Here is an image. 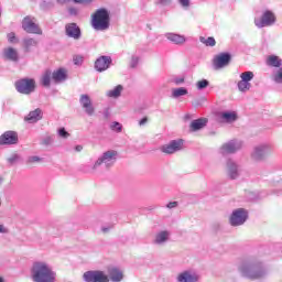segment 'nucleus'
Returning a JSON list of instances; mask_svg holds the SVG:
<instances>
[{
  "mask_svg": "<svg viewBox=\"0 0 282 282\" xmlns=\"http://www.w3.org/2000/svg\"><path fill=\"white\" fill-rule=\"evenodd\" d=\"M254 78V73L247 70L240 74V80L237 84L238 90L241 91V94H246L252 89V82Z\"/></svg>",
  "mask_w": 282,
  "mask_h": 282,
  "instance_id": "7",
  "label": "nucleus"
},
{
  "mask_svg": "<svg viewBox=\"0 0 282 282\" xmlns=\"http://www.w3.org/2000/svg\"><path fill=\"white\" fill-rule=\"evenodd\" d=\"M118 160V151L116 150H108L102 153V155L95 162L93 169L96 171L98 166H106V169H111L113 164H116V161Z\"/></svg>",
  "mask_w": 282,
  "mask_h": 282,
  "instance_id": "5",
  "label": "nucleus"
},
{
  "mask_svg": "<svg viewBox=\"0 0 282 282\" xmlns=\"http://www.w3.org/2000/svg\"><path fill=\"white\" fill-rule=\"evenodd\" d=\"M110 129L112 131H117V133H120L122 131V124L118 121H113L111 124H110Z\"/></svg>",
  "mask_w": 282,
  "mask_h": 282,
  "instance_id": "39",
  "label": "nucleus"
},
{
  "mask_svg": "<svg viewBox=\"0 0 282 282\" xmlns=\"http://www.w3.org/2000/svg\"><path fill=\"white\" fill-rule=\"evenodd\" d=\"M4 57L8 58V61L17 62L19 61V53L17 50L9 47L4 50Z\"/></svg>",
  "mask_w": 282,
  "mask_h": 282,
  "instance_id": "28",
  "label": "nucleus"
},
{
  "mask_svg": "<svg viewBox=\"0 0 282 282\" xmlns=\"http://www.w3.org/2000/svg\"><path fill=\"white\" fill-rule=\"evenodd\" d=\"M43 119V110L40 108L29 112V115L24 118L25 122H29V124H34L35 122H39V120Z\"/></svg>",
  "mask_w": 282,
  "mask_h": 282,
  "instance_id": "23",
  "label": "nucleus"
},
{
  "mask_svg": "<svg viewBox=\"0 0 282 282\" xmlns=\"http://www.w3.org/2000/svg\"><path fill=\"white\" fill-rule=\"evenodd\" d=\"M165 36L167 41H171V43H174L175 45H184V43H186V37L184 35L167 33Z\"/></svg>",
  "mask_w": 282,
  "mask_h": 282,
  "instance_id": "25",
  "label": "nucleus"
},
{
  "mask_svg": "<svg viewBox=\"0 0 282 282\" xmlns=\"http://www.w3.org/2000/svg\"><path fill=\"white\" fill-rule=\"evenodd\" d=\"M202 279V275L197 273V271L193 269H187L184 271H181L176 276V282H199Z\"/></svg>",
  "mask_w": 282,
  "mask_h": 282,
  "instance_id": "11",
  "label": "nucleus"
},
{
  "mask_svg": "<svg viewBox=\"0 0 282 282\" xmlns=\"http://www.w3.org/2000/svg\"><path fill=\"white\" fill-rule=\"evenodd\" d=\"M178 3L182 6V8L191 7V0H178Z\"/></svg>",
  "mask_w": 282,
  "mask_h": 282,
  "instance_id": "42",
  "label": "nucleus"
},
{
  "mask_svg": "<svg viewBox=\"0 0 282 282\" xmlns=\"http://www.w3.org/2000/svg\"><path fill=\"white\" fill-rule=\"evenodd\" d=\"M66 35L69 36V39H74L75 41H78L80 39V28L76 23H68L65 26Z\"/></svg>",
  "mask_w": 282,
  "mask_h": 282,
  "instance_id": "20",
  "label": "nucleus"
},
{
  "mask_svg": "<svg viewBox=\"0 0 282 282\" xmlns=\"http://www.w3.org/2000/svg\"><path fill=\"white\" fill-rule=\"evenodd\" d=\"M184 147V140H173L170 143L161 147L162 153H166L167 155H172V153H177V151H182Z\"/></svg>",
  "mask_w": 282,
  "mask_h": 282,
  "instance_id": "14",
  "label": "nucleus"
},
{
  "mask_svg": "<svg viewBox=\"0 0 282 282\" xmlns=\"http://www.w3.org/2000/svg\"><path fill=\"white\" fill-rule=\"evenodd\" d=\"M274 152V145L271 143H260L253 147L251 151V160L253 162H263L268 155H272Z\"/></svg>",
  "mask_w": 282,
  "mask_h": 282,
  "instance_id": "4",
  "label": "nucleus"
},
{
  "mask_svg": "<svg viewBox=\"0 0 282 282\" xmlns=\"http://www.w3.org/2000/svg\"><path fill=\"white\" fill-rule=\"evenodd\" d=\"M248 219V210L238 208L234 210L229 217L230 226H243Z\"/></svg>",
  "mask_w": 282,
  "mask_h": 282,
  "instance_id": "10",
  "label": "nucleus"
},
{
  "mask_svg": "<svg viewBox=\"0 0 282 282\" xmlns=\"http://www.w3.org/2000/svg\"><path fill=\"white\" fill-rule=\"evenodd\" d=\"M226 171L230 180H237V177H240L241 175V165H238L234 160H228Z\"/></svg>",
  "mask_w": 282,
  "mask_h": 282,
  "instance_id": "15",
  "label": "nucleus"
},
{
  "mask_svg": "<svg viewBox=\"0 0 282 282\" xmlns=\"http://www.w3.org/2000/svg\"><path fill=\"white\" fill-rule=\"evenodd\" d=\"M15 89L19 94L30 95L36 89V82L34 79H20L15 83Z\"/></svg>",
  "mask_w": 282,
  "mask_h": 282,
  "instance_id": "8",
  "label": "nucleus"
},
{
  "mask_svg": "<svg viewBox=\"0 0 282 282\" xmlns=\"http://www.w3.org/2000/svg\"><path fill=\"white\" fill-rule=\"evenodd\" d=\"M208 123L207 119H196L191 123L192 131H199V129H204V127Z\"/></svg>",
  "mask_w": 282,
  "mask_h": 282,
  "instance_id": "27",
  "label": "nucleus"
},
{
  "mask_svg": "<svg viewBox=\"0 0 282 282\" xmlns=\"http://www.w3.org/2000/svg\"><path fill=\"white\" fill-rule=\"evenodd\" d=\"M124 88L122 87V85H118L116 86L113 89H110L106 93V96H108V98H119L120 94H122V90Z\"/></svg>",
  "mask_w": 282,
  "mask_h": 282,
  "instance_id": "29",
  "label": "nucleus"
},
{
  "mask_svg": "<svg viewBox=\"0 0 282 282\" xmlns=\"http://www.w3.org/2000/svg\"><path fill=\"white\" fill-rule=\"evenodd\" d=\"M243 147V142L240 140H231L227 143H224L220 148L221 155H229L230 153H237Z\"/></svg>",
  "mask_w": 282,
  "mask_h": 282,
  "instance_id": "13",
  "label": "nucleus"
},
{
  "mask_svg": "<svg viewBox=\"0 0 282 282\" xmlns=\"http://www.w3.org/2000/svg\"><path fill=\"white\" fill-rule=\"evenodd\" d=\"M273 80H274V83H279V84L282 83V67L279 68V69L274 73V75H273Z\"/></svg>",
  "mask_w": 282,
  "mask_h": 282,
  "instance_id": "40",
  "label": "nucleus"
},
{
  "mask_svg": "<svg viewBox=\"0 0 282 282\" xmlns=\"http://www.w3.org/2000/svg\"><path fill=\"white\" fill-rule=\"evenodd\" d=\"M230 54L229 53H220L214 58V67L215 69H221L224 67H228L230 64Z\"/></svg>",
  "mask_w": 282,
  "mask_h": 282,
  "instance_id": "16",
  "label": "nucleus"
},
{
  "mask_svg": "<svg viewBox=\"0 0 282 282\" xmlns=\"http://www.w3.org/2000/svg\"><path fill=\"white\" fill-rule=\"evenodd\" d=\"M187 94H188V89L184 87L175 88L172 90L173 98H180L181 96H186Z\"/></svg>",
  "mask_w": 282,
  "mask_h": 282,
  "instance_id": "32",
  "label": "nucleus"
},
{
  "mask_svg": "<svg viewBox=\"0 0 282 282\" xmlns=\"http://www.w3.org/2000/svg\"><path fill=\"white\" fill-rule=\"evenodd\" d=\"M111 228H113V225H106L101 227V232H109V230H111Z\"/></svg>",
  "mask_w": 282,
  "mask_h": 282,
  "instance_id": "47",
  "label": "nucleus"
},
{
  "mask_svg": "<svg viewBox=\"0 0 282 282\" xmlns=\"http://www.w3.org/2000/svg\"><path fill=\"white\" fill-rule=\"evenodd\" d=\"M57 3H67V1L69 0H56ZM74 3H80L82 6H89V3H91L93 0H73Z\"/></svg>",
  "mask_w": 282,
  "mask_h": 282,
  "instance_id": "38",
  "label": "nucleus"
},
{
  "mask_svg": "<svg viewBox=\"0 0 282 282\" xmlns=\"http://www.w3.org/2000/svg\"><path fill=\"white\" fill-rule=\"evenodd\" d=\"M50 83H52V72L46 70L42 76V85L44 87H50Z\"/></svg>",
  "mask_w": 282,
  "mask_h": 282,
  "instance_id": "34",
  "label": "nucleus"
},
{
  "mask_svg": "<svg viewBox=\"0 0 282 282\" xmlns=\"http://www.w3.org/2000/svg\"><path fill=\"white\" fill-rule=\"evenodd\" d=\"M156 6H171V0H156Z\"/></svg>",
  "mask_w": 282,
  "mask_h": 282,
  "instance_id": "45",
  "label": "nucleus"
},
{
  "mask_svg": "<svg viewBox=\"0 0 282 282\" xmlns=\"http://www.w3.org/2000/svg\"><path fill=\"white\" fill-rule=\"evenodd\" d=\"M174 83H175V85H182V83H184V77L174 78Z\"/></svg>",
  "mask_w": 282,
  "mask_h": 282,
  "instance_id": "49",
  "label": "nucleus"
},
{
  "mask_svg": "<svg viewBox=\"0 0 282 282\" xmlns=\"http://www.w3.org/2000/svg\"><path fill=\"white\" fill-rule=\"evenodd\" d=\"M79 102L87 116H94L96 109L94 108V105L91 104V98H89L88 95H82L79 98Z\"/></svg>",
  "mask_w": 282,
  "mask_h": 282,
  "instance_id": "17",
  "label": "nucleus"
},
{
  "mask_svg": "<svg viewBox=\"0 0 282 282\" xmlns=\"http://www.w3.org/2000/svg\"><path fill=\"white\" fill-rule=\"evenodd\" d=\"M148 122H149V118L144 117L143 119H141V120L139 121V126H140V127H144V124H147Z\"/></svg>",
  "mask_w": 282,
  "mask_h": 282,
  "instance_id": "50",
  "label": "nucleus"
},
{
  "mask_svg": "<svg viewBox=\"0 0 282 282\" xmlns=\"http://www.w3.org/2000/svg\"><path fill=\"white\" fill-rule=\"evenodd\" d=\"M31 276L34 282H56V272L52 265L45 261H36L33 263Z\"/></svg>",
  "mask_w": 282,
  "mask_h": 282,
  "instance_id": "1",
  "label": "nucleus"
},
{
  "mask_svg": "<svg viewBox=\"0 0 282 282\" xmlns=\"http://www.w3.org/2000/svg\"><path fill=\"white\" fill-rule=\"evenodd\" d=\"M268 65H271L272 67H281V59L279 56H269L267 59Z\"/></svg>",
  "mask_w": 282,
  "mask_h": 282,
  "instance_id": "31",
  "label": "nucleus"
},
{
  "mask_svg": "<svg viewBox=\"0 0 282 282\" xmlns=\"http://www.w3.org/2000/svg\"><path fill=\"white\" fill-rule=\"evenodd\" d=\"M15 39H17V35H14V33H9L8 34L9 43H14Z\"/></svg>",
  "mask_w": 282,
  "mask_h": 282,
  "instance_id": "48",
  "label": "nucleus"
},
{
  "mask_svg": "<svg viewBox=\"0 0 282 282\" xmlns=\"http://www.w3.org/2000/svg\"><path fill=\"white\" fill-rule=\"evenodd\" d=\"M67 79V70L64 68H59L52 73V80L55 83H63V80Z\"/></svg>",
  "mask_w": 282,
  "mask_h": 282,
  "instance_id": "26",
  "label": "nucleus"
},
{
  "mask_svg": "<svg viewBox=\"0 0 282 282\" xmlns=\"http://www.w3.org/2000/svg\"><path fill=\"white\" fill-rule=\"evenodd\" d=\"M22 29L28 34H39V35L43 34V30H41V26L39 25V21L36 20V18L31 15H26L22 20Z\"/></svg>",
  "mask_w": 282,
  "mask_h": 282,
  "instance_id": "6",
  "label": "nucleus"
},
{
  "mask_svg": "<svg viewBox=\"0 0 282 282\" xmlns=\"http://www.w3.org/2000/svg\"><path fill=\"white\" fill-rule=\"evenodd\" d=\"M0 282H6V279H3L2 276H0Z\"/></svg>",
  "mask_w": 282,
  "mask_h": 282,
  "instance_id": "53",
  "label": "nucleus"
},
{
  "mask_svg": "<svg viewBox=\"0 0 282 282\" xmlns=\"http://www.w3.org/2000/svg\"><path fill=\"white\" fill-rule=\"evenodd\" d=\"M75 65H83V56L80 55H76L74 58H73Z\"/></svg>",
  "mask_w": 282,
  "mask_h": 282,
  "instance_id": "43",
  "label": "nucleus"
},
{
  "mask_svg": "<svg viewBox=\"0 0 282 282\" xmlns=\"http://www.w3.org/2000/svg\"><path fill=\"white\" fill-rule=\"evenodd\" d=\"M43 161V159H41L40 156H37V155H31V156H29L28 159H26V164H30V165H32V164H39V162H42Z\"/></svg>",
  "mask_w": 282,
  "mask_h": 282,
  "instance_id": "37",
  "label": "nucleus"
},
{
  "mask_svg": "<svg viewBox=\"0 0 282 282\" xmlns=\"http://www.w3.org/2000/svg\"><path fill=\"white\" fill-rule=\"evenodd\" d=\"M220 122H226L228 124L236 122L238 115L237 111H223L218 115Z\"/></svg>",
  "mask_w": 282,
  "mask_h": 282,
  "instance_id": "22",
  "label": "nucleus"
},
{
  "mask_svg": "<svg viewBox=\"0 0 282 282\" xmlns=\"http://www.w3.org/2000/svg\"><path fill=\"white\" fill-rule=\"evenodd\" d=\"M111 25V19L109 18V11L106 9L97 10L91 17V28L97 32H105L109 30Z\"/></svg>",
  "mask_w": 282,
  "mask_h": 282,
  "instance_id": "3",
  "label": "nucleus"
},
{
  "mask_svg": "<svg viewBox=\"0 0 282 282\" xmlns=\"http://www.w3.org/2000/svg\"><path fill=\"white\" fill-rule=\"evenodd\" d=\"M19 134L14 131H7L0 137V144H17Z\"/></svg>",
  "mask_w": 282,
  "mask_h": 282,
  "instance_id": "18",
  "label": "nucleus"
},
{
  "mask_svg": "<svg viewBox=\"0 0 282 282\" xmlns=\"http://www.w3.org/2000/svg\"><path fill=\"white\" fill-rule=\"evenodd\" d=\"M167 208H177V202H171L166 205Z\"/></svg>",
  "mask_w": 282,
  "mask_h": 282,
  "instance_id": "51",
  "label": "nucleus"
},
{
  "mask_svg": "<svg viewBox=\"0 0 282 282\" xmlns=\"http://www.w3.org/2000/svg\"><path fill=\"white\" fill-rule=\"evenodd\" d=\"M75 151H77V153H80V151H83V145H76Z\"/></svg>",
  "mask_w": 282,
  "mask_h": 282,
  "instance_id": "52",
  "label": "nucleus"
},
{
  "mask_svg": "<svg viewBox=\"0 0 282 282\" xmlns=\"http://www.w3.org/2000/svg\"><path fill=\"white\" fill-rule=\"evenodd\" d=\"M8 232V227L3 225V223L0 221V235H7Z\"/></svg>",
  "mask_w": 282,
  "mask_h": 282,
  "instance_id": "46",
  "label": "nucleus"
},
{
  "mask_svg": "<svg viewBox=\"0 0 282 282\" xmlns=\"http://www.w3.org/2000/svg\"><path fill=\"white\" fill-rule=\"evenodd\" d=\"M238 270L246 279H263L268 274L261 262L246 261L238 267Z\"/></svg>",
  "mask_w": 282,
  "mask_h": 282,
  "instance_id": "2",
  "label": "nucleus"
},
{
  "mask_svg": "<svg viewBox=\"0 0 282 282\" xmlns=\"http://www.w3.org/2000/svg\"><path fill=\"white\" fill-rule=\"evenodd\" d=\"M276 23V15L272 11H264L261 18L254 19V25L257 28H269Z\"/></svg>",
  "mask_w": 282,
  "mask_h": 282,
  "instance_id": "9",
  "label": "nucleus"
},
{
  "mask_svg": "<svg viewBox=\"0 0 282 282\" xmlns=\"http://www.w3.org/2000/svg\"><path fill=\"white\" fill-rule=\"evenodd\" d=\"M58 137L63 138L64 140H67V138L69 137V132H67V130H65V128H61L58 131Z\"/></svg>",
  "mask_w": 282,
  "mask_h": 282,
  "instance_id": "41",
  "label": "nucleus"
},
{
  "mask_svg": "<svg viewBox=\"0 0 282 282\" xmlns=\"http://www.w3.org/2000/svg\"><path fill=\"white\" fill-rule=\"evenodd\" d=\"M25 50H30V47H36L39 42L32 37H28L23 41Z\"/></svg>",
  "mask_w": 282,
  "mask_h": 282,
  "instance_id": "35",
  "label": "nucleus"
},
{
  "mask_svg": "<svg viewBox=\"0 0 282 282\" xmlns=\"http://www.w3.org/2000/svg\"><path fill=\"white\" fill-rule=\"evenodd\" d=\"M7 162L10 166H14V164H19V162H21V155H19V153L14 152L11 153L8 158H7Z\"/></svg>",
  "mask_w": 282,
  "mask_h": 282,
  "instance_id": "30",
  "label": "nucleus"
},
{
  "mask_svg": "<svg viewBox=\"0 0 282 282\" xmlns=\"http://www.w3.org/2000/svg\"><path fill=\"white\" fill-rule=\"evenodd\" d=\"M208 85H210V83L208 82V79H202L198 80L196 83V88L202 91V89H206V87H208Z\"/></svg>",
  "mask_w": 282,
  "mask_h": 282,
  "instance_id": "36",
  "label": "nucleus"
},
{
  "mask_svg": "<svg viewBox=\"0 0 282 282\" xmlns=\"http://www.w3.org/2000/svg\"><path fill=\"white\" fill-rule=\"evenodd\" d=\"M199 41L200 43H203L204 45H206L207 47H215L216 45V41H215V37H204V36H200L199 37Z\"/></svg>",
  "mask_w": 282,
  "mask_h": 282,
  "instance_id": "33",
  "label": "nucleus"
},
{
  "mask_svg": "<svg viewBox=\"0 0 282 282\" xmlns=\"http://www.w3.org/2000/svg\"><path fill=\"white\" fill-rule=\"evenodd\" d=\"M171 239V232L169 230H161L155 234L153 243L155 246H164V243L169 242Z\"/></svg>",
  "mask_w": 282,
  "mask_h": 282,
  "instance_id": "21",
  "label": "nucleus"
},
{
  "mask_svg": "<svg viewBox=\"0 0 282 282\" xmlns=\"http://www.w3.org/2000/svg\"><path fill=\"white\" fill-rule=\"evenodd\" d=\"M138 63H140V58L137 57V56H133V57L131 58L130 65H131V67H137V66H138Z\"/></svg>",
  "mask_w": 282,
  "mask_h": 282,
  "instance_id": "44",
  "label": "nucleus"
},
{
  "mask_svg": "<svg viewBox=\"0 0 282 282\" xmlns=\"http://www.w3.org/2000/svg\"><path fill=\"white\" fill-rule=\"evenodd\" d=\"M109 279L112 282H121L124 279V273L117 267H110L108 269Z\"/></svg>",
  "mask_w": 282,
  "mask_h": 282,
  "instance_id": "24",
  "label": "nucleus"
},
{
  "mask_svg": "<svg viewBox=\"0 0 282 282\" xmlns=\"http://www.w3.org/2000/svg\"><path fill=\"white\" fill-rule=\"evenodd\" d=\"M111 65V58L109 56H100L95 62V69L97 72H107Z\"/></svg>",
  "mask_w": 282,
  "mask_h": 282,
  "instance_id": "19",
  "label": "nucleus"
},
{
  "mask_svg": "<svg viewBox=\"0 0 282 282\" xmlns=\"http://www.w3.org/2000/svg\"><path fill=\"white\" fill-rule=\"evenodd\" d=\"M83 279L86 282H109V275L100 270L86 271Z\"/></svg>",
  "mask_w": 282,
  "mask_h": 282,
  "instance_id": "12",
  "label": "nucleus"
}]
</instances>
